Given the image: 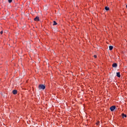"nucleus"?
Instances as JSON below:
<instances>
[{
	"instance_id": "obj_14",
	"label": "nucleus",
	"mask_w": 127,
	"mask_h": 127,
	"mask_svg": "<svg viewBox=\"0 0 127 127\" xmlns=\"http://www.w3.org/2000/svg\"><path fill=\"white\" fill-rule=\"evenodd\" d=\"M0 34H2V33H3L2 31H1L0 32Z\"/></svg>"
},
{
	"instance_id": "obj_11",
	"label": "nucleus",
	"mask_w": 127,
	"mask_h": 127,
	"mask_svg": "<svg viewBox=\"0 0 127 127\" xmlns=\"http://www.w3.org/2000/svg\"><path fill=\"white\" fill-rule=\"evenodd\" d=\"M99 124H100V121H98V122L96 123V125H97V126H98Z\"/></svg>"
},
{
	"instance_id": "obj_15",
	"label": "nucleus",
	"mask_w": 127,
	"mask_h": 127,
	"mask_svg": "<svg viewBox=\"0 0 127 127\" xmlns=\"http://www.w3.org/2000/svg\"><path fill=\"white\" fill-rule=\"evenodd\" d=\"M126 7H127V5H126Z\"/></svg>"
},
{
	"instance_id": "obj_13",
	"label": "nucleus",
	"mask_w": 127,
	"mask_h": 127,
	"mask_svg": "<svg viewBox=\"0 0 127 127\" xmlns=\"http://www.w3.org/2000/svg\"><path fill=\"white\" fill-rule=\"evenodd\" d=\"M94 58H97V55H94Z\"/></svg>"
},
{
	"instance_id": "obj_9",
	"label": "nucleus",
	"mask_w": 127,
	"mask_h": 127,
	"mask_svg": "<svg viewBox=\"0 0 127 127\" xmlns=\"http://www.w3.org/2000/svg\"><path fill=\"white\" fill-rule=\"evenodd\" d=\"M105 9L106 10H110V8H109V7H107L106 6Z\"/></svg>"
},
{
	"instance_id": "obj_6",
	"label": "nucleus",
	"mask_w": 127,
	"mask_h": 127,
	"mask_svg": "<svg viewBox=\"0 0 127 127\" xmlns=\"http://www.w3.org/2000/svg\"><path fill=\"white\" fill-rule=\"evenodd\" d=\"M117 77H118V78H121V74L120 73V72L117 73Z\"/></svg>"
},
{
	"instance_id": "obj_12",
	"label": "nucleus",
	"mask_w": 127,
	"mask_h": 127,
	"mask_svg": "<svg viewBox=\"0 0 127 127\" xmlns=\"http://www.w3.org/2000/svg\"><path fill=\"white\" fill-rule=\"evenodd\" d=\"M8 0V2L10 3L12 1V0Z\"/></svg>"
},
{
	"instance_id": "obj_10",
	"label": "nucleus",
	"mask_w": 127,
	"mask_h": 127,
	"mask_svg": "<svg viewBox=\"0 0 127 127\" xmlns=\"http://www.w3.org/2000/svg\"><path fill=\"white\" fill-rule=\"evenodd\" d=\"M53 25H57V22H56L55 21H54Z\"/></svg>"
},
{
	"instance_id": "obj_3",
	"label": "nucleus",
	"mask_w": 127,
	"mask_h": 127,
	"mask_svg": "<svg viewBox=\"0 0 127 127\" xmlns=\"http://www.w3.org/2000/svg\"><path fill=\"white\" fill-rule=\"evenodd\" d=\"M112 67H113L114 68H117V67H118V64H117V63H114L112 64Z\"/></svg>"
},
{
	"instance_id": "obj_8",
	"label": "nucleus",
	"mask_w": 127,
	"mask_h": 127,
	"mask_svg": "<svg viewBox=\"0 0 127 127\" xmlns=\"http://www.w3.org/2000/svg\"><path fill=\"white\" fill-rule=\"evenodd\" d=\"M122 117L123 118H127V115L125 114H122Z\"/></svg>"
},
{
	"instance_id": "obj_5",
	"label": "nucleus",
	"mask_w": 127,
	"mask_h": 127,
	"mask_svg": "<svg viewBox=\"0 0 127 127\" xmlns=\"http://www.w3.org/2000/svg\"><path fill=\"white\" fill-rule=\"evenodd\" d=\"M12 93L14 95H16V94H17V90H13Z\"/></svg>"
},
{
	"instance_id": "obj_2",
	"label": "nucleus",
	"mask_w": 127,
	"mask_h": 127,
	"mask_svg": "<svg viewBox=\"0 0 127 127\" xmlns=\"http://www.w3.org/2000/svg\"><path fill=\"white\" fill-rule=\"evenodd\" d=\"M116 110V106H112L110 107V110L111 112H114Z\"/></svg>"
},
{
	"instance_id": "obj_4",
	"label": "nucleus",
	"mask_w": 127,
	"mask_h": 127,
	"mask_svg": "<svg viewBox=\"0 0 127 127\" xmlns=\"http://www.w3.org/2000/svg\"><path fill=\"white\" fill-rule=\"evenodd\" d=\"M35 21H39V17L37 16L34 18Z\"/></svg>"
},
{
	"instance_id": "obj_7",
	"label": "nucleus",
	"mask_w": 127,
	"mask_h": 127,
	"mask_svg": "<svg viewBox=\"0 0 127 127\" xmlns=\"http://www.w3.org/2000/svg\"><path fill=\"white\" fill-rule=\"evenodd\" d=\"M113 48H114V47L112 46H109V50H113Z\"/></svg>"
},
{
	"instance_id": "obj_1",
	"label": "nucleus",
	"mask_w": 127,
	"mask_h": 127,
	"mask_svg": "<svg viewBox=\"0 0 127 127\" xmlns=\"http://www.w3.org/2000/svg\"><path fill=\"white\" fill-rule=\"evenodd\" d=\"M39 90H45V85L43 84H40L38 86Z\"/></svg>"
}]
</instances>
